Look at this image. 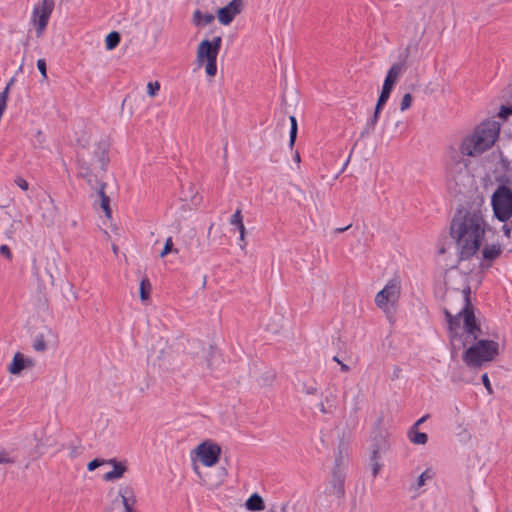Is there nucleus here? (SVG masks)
<instances>
[{"label":"nucleus","mask_w":512,"mask_h":512,"mask_svg":"<svg viewBox=\"0 0 512 512\" xmlns=\"http://www.w3.org/2000/svg\"><path fill=\"white\" fill-rule=\"evenodd\" d=\"M243 0H231L226 6L220 8L217 12L218 20L222 25H229L236 15L243 10Z\"/></svg>","instance_id":"9b49d317"},{"label":"nucleus","mask_w":512,"mask_h":512,"mask_svg":"<svg viewBox=\"0 0 512 512\" xmlns=\"http://www.w3.org/2000/svg\"><path fill=\"white\" fill-rule=\"evenodd\" d=\"M470 294V287H465L460 292L452 291L447 294L449 300L459 301V308L453 307L450 303L444 308L449 324L450 341L454 349L459 350L482 335L474 315Z\"/></svg>","instance_id":"f03ea898"},{"label":"nucleus","mask_w":512,"mask_h":512,"mask_svg":"<svg viewBox=\"0 0 512 512\" xmlns=\"http://www.w3.org/2000/svg\"><path fill=\"white\" fill-rule=\"evenodd\" d=\"M22 226V222L20 220H13L11 224V229L6 232L8 238H12V234L15 230L19 229Z\"/></svg>","instance_id":"79ce46f5"},{"label":"nucleus","mask_w":512,"mask_h":512,"mask_svg":"<svg viewBox=\"0 0 512 512\" xmlns=\"http://www.w3.org/2000/svg\"><path fill=\"white\" fill-rule=\"evenodd\" d=\"M79 175L85 179L89 184L93 181L92 171L84 164L79 167Z\"/></svg>","instance_id":"2f4dec72"},{"label":"nucleus","mask_w":512,"mask_h":512,"mask_svg":"<svg viewBox=\"0 0 512 512\" xmlns=\"http://www.w3.org/2000/svg\"><path fill=\"white\" fill-rule=\"evenodd\" d=\"M333 488H334V494H336L337 496H342L344 494V489H343L341 482L333 483Z\"/></svg>","instance_id":"09e8293b"},{"label":"nucleus","mask_w":512,"mask_h":512,"mask_svg":"<svg viewBox=\"0 0 512 512\" xmlns=\"http://www.w3.org/2000/svg\"><path fill=\"white\" fill-rule=\"evenodd\" d=\"M499 353V344L493 340H479L471 345L463 355V361L469 367H480L495 359Z\"/></svg>","instance_id":"20e7f679"},{"label":"nucleus","mask_w":512,"mask_h":512,"mask_svg":"<svg viewBox=\"0 0 512 512\" xmlns=\"http://www.w3.org/2000/svg\"><path fill=\"white\" fill-rule=\"evenodd\" d=\"M196 453L204 466L212 467L219 461L221 448L218 444L207 441L198 445Z\"/></svg>","instance_id":"1a4fd4ad"},{"label":"nucleus","mask_w":512,"mask_h":512,"mask_svg":"<svg viewBox=\"0 0 512 512\" xmlns=\"http://www.w3.org/2000/svg\"><path fill=\"white\" fill-rule=\"evenodd\" d=\"M294 161H295L296 163H298V164H299V163H300V161H301L300 154H299V152H298V151H296V152H295V154H294Z\"/></svg>","instance_id":"bf43d9fd"},{"label":"nucleus","mask_w":512,"mask_h":512,"mask_svg":"<svg viewBox=\"0 0 512 512\" xmlns=\"http://www.w3.org/2000/svg\"><path fill=\"white\" fill-rule=\"evenodd\" d=\"M107 463V460H103V459H94L92 461H90L87 465V469L89 471H93L95 470L96 468H98L99 466L103 465V464H106Z\"/></svg>","instance_id":"ea45409f"},{"label":"nucleus","mask_w":512,"mask_h":512,"mask_svg":"<svg viewBox=\"0 0 512 512\" xmlns=\"http://www.w3.org/2000/svg\"><path fill=\"white\" fill-rule=\"evenodd\" d=\"M385 104H386L385 100H382V99L378 98V101L376 103L375 109L381 111Z\"/></svg>","instance_id":"6e6d98bb"},{"label":"nucleus","mask_w":512,"mask_h":512,"mask_svg":"<svg viewBox=\"0 0 512 512\" xmlns=\"http://www.w3.org/2000/svg\"><path fill=\"white\" fill-rule=\"evenodd\" d=\"M435 477V471L433 468H426L417 478L416 483L411 486V489L417 491L423 487L427 481L432 480Z\"/></svg>","instance_id":"a211bd4d"},{"label":"nucleus","mask_w":512,"mask_h":512,"mask_svg":"<svg viewBox=\"0 0 512 512\" xmlns=\"http://www.w3.org/2000/svg\"><path fill=\"white\" fill-rule=\"evenodd\" d=\"M160 89L159 82H149L147 84V93L150 97H154Z\"/></svg>","instance_id":"c9c22d12"},{"label":"nucleus","mask_w":512,"mask_h":512,"mask_svg":"<svg viewBox=\"0 0 512 512\" xmlns=\"http://www.w3.org/2000/svg\"><path fill=\"white\" fill-rule=\"evenodd\" d=\"M500 131L497 121L487 120L480 123L473 133L465 136L459 146V152L451 149L446 164L447 177L456 185L464 184L470 178L468 161L464 156L476 157L489 150L496 142Z\"/></svg>","instance_id":"f257e3e1"},{"label":"nucleus","mask_w":512,"mask_h":512,"mask_svg":"<svg viewBox=\"0 0 512 512\" xmlns=\"http://www.w3.org/2000/svg\"><path fill=\"white\" fill-rule=\"evenodd\" d=\"M401 71H402V66L400 64H394L390 67V69L388 70V72L386 74V77H385V80H384V83L382 86L383 92H388L391 94V91H392L395 83L397 82L398 77L401 74Z\"/></svg>","instance_id":"4468645a"},{"label":"nucleus","mask_w":512,"mask_h":512,"mask_svg":"<svg viewBox=\"0 0 512 512\" xmlns=\"http://www.w3.org/2000/svg\"><path fill=\"white\" fill-rule=\"evenodd\" d=\"M31 363L32 362L30 360L24 358L23 354L17 352L8 367V371L13 375H17L26 367L27 364L31 365Z\"/></svg>","instance_id":"dca6fc26"},{"label":"nucleus","mask_w":512,"mask_h":512,"mask_svg":"<svg viewBox=\"0 0 512 512\" xmlns=\"http://www.w3.org/2000/svg\"><path fill=\"white\" fill-rule=\"evenodd\" d=\"M482 379V383L483 385L485 386L487 392L489 394H492L493 393V390H492V386H491V383H490V380H489V377H488V374L487 373H484L481 377Z\"/></svg>","instance_id":"a18cd8bd"},{"label":"nucleus","mask_w":512,"mask_h":512,"mask_svg":"<svg viewBox=\"0 0 512 512\" xmlns=\"http://www.w3.org/2000/svg\"><path fill=\"white\" fill-rule=\"evenodd\" d=\"M502 248L499 244L486 245L482 250L484 260L493 261L500 256Z\"/></svg>","instance_id":"6ab92c4d"},{"label":"nucleus","mask_w":512,"mask_h":512,"mask_svg":"<svg viewBox=\"0 0 512 512\" xmlns=\"http://www.w3.org/2000/svg\"><path fill=\"white\" fill-rule=\"evenodd\" d=\"M389 97H390V93H388V92L381 91V93L379 95V98L382 100H385L386 102L388 101Z\"/></svg>","instance_id":"13d9d810"},{"label":"nucleus","mask_w":512,"mask_h":512,"mask_svg":"<svg viewBox=\"0 0 512 512\" xmlns=\"http://www.w3.org/2000/svg\"><path fill=\"white\" fill-rule=\"evenodd\" d=\"M54 6V0H41V2L34 6L31 20L36 27V34L38 37H40L45 31L50 16L54 10Z\"/></svg>","instance_id":"423d86ee"},{"label":"nucleus","mask_w":512,"mask_h":512,"mask_svg":"<svg viewBox=\"0 0 512 512\" xmlns=\"http://www.w3.org/2000/svg\"><path fill=\"white\" fill-rule=\"evenodd\" d=\"M350 227H351V224H349V225H347V226H345V227H339V228H336V229L334 230V232H335L336 234H340V233H342V232H344V231L348 230Z\"/></svg>","instance_id":"4d7b16f0"},{"label":"nucleus","mask_w":512,"mask_h":512,"mask_svg":"<svg viewBox=\"0 0 512 512\" xmlns=\"http://www.w3.org/2000/svg\"><path fill=\"white\" fill-rule=\"evenodd\" d=\"M428 418V415H424L422 416L420 419H418L413 425L411 428H416L418 429L419 425L422 424L423 422L426 421V419Z\"/></svg>","instance_id":"5fc2aeb1"},{"label":"nucleus","mask_w":512,"mask_h":512,"mask_svg":"<svg viewBox=\"0 0 512 512\" xmlns=\"http://www.w3.org/2000/svg\"><path fill=\"white\" fill-rule=\"evenodd\" d=\"M227 476V471L225 468H220L219 471L217 472V479L216 480H211V479H208L207 480V485L210 489H215L217 487H219L225 480Z\"/></svg>","instance_id":"b1692460"},{"label":"nucleus","mask_w":512,"mask_h":512,"mask_svg":"<svg viewBox=\"0 0 512 512\" xmlns=\"http://www.w3.org/2000/svg\"><path fill=\"white\" fill-rule=\"evenodd\" d=\"M105 184L102 183L100 185V190L98 192L99 196H100V206L101 208L103 209L105 215L107 217H110L111 216V209H110V206H109V203H110V199L109 197L105 194Z\"/></svg>","instance_id":"4be33fe9"},{"label":"nucleus","mask_w":512,"mask_h":512,"mask_svg":"<svg viewBox=\"0 0 512 512\" xmlns=\"http://www.w3.org/2000/svg\"><path fill=\"white\" fill-rule=\"evenodd\" d=\"M323 401L333 411L336 409V395L335 394L329 393L328 395L325 396V399Z\"/></svg>","instance_id":"e433bc0d"},{"label":"nucleus","mask_w":512,"mask_h":512,"mask_svg":"<svg viewBox=\"0 0 512 512\" xmlns=\"http://www.w3.org/2000/svg\"><path fill=\"white\" fill-rule=\"evenodd\" d=\"M8 96H9V89L4 88V90L0 93V106L7 108Z\"/></svg>","instance_id":"c03bdc74"},{"label":"nucleus","mask_w":512,"mask_h":512,"mask_svg":"<svg viewBox=\"0 0 512 512\" xmlns=\"http://www.w3.org/2000/svg\"><path fill=\"white\" fill-rule=\"evenodd\" d=\"M150 290V281L148 280V278H143L140 282V299L142 301H146L149 299Z\"/></svg>","instance_id":"bb28decb"},{"label":"nucleus","mask_w":512,"mask_h":512,"mask_svg":"<svg viewBox=\"0 0 512 512\" xmlns=\"http://www.w3.org/2000/svg\"><path fill=\"white\" fill-rule=\"evenodd\" d=\"M120 42V35L118 32H110L105 39L106 48L108 50L114 49Z\"/></svg>","instance_id":"a878e982"},{"label":"nucleus","mask_w":512,"mask_h":512,"mask_svg":"<svg viewBox=\"0 0 512 512\" xmlns=\"http://www.w3.org/2000/svg\"><path fill=\"white\" fill-rule=\"evenodd\" d=\"M15 184L22 190L26 191L29 189V184L28 182L22 178V177H18L15 179Z\"/></svg>","instance_id":"de8ad7c7"},{"label":"nucleus","mask_w":512,"mask_h":512,"mask_svg":"<svg viewBox=\"0 0 512 512\" xmlns=\"http://www.w3.org/2000/svg\"><path fill=\"white\" fill-rule=\"evenodd\" d=\"M106 464L112 465L113 470L104 474L103 479L105 481H114L120 479L127 470L126 465L122 462H118L115 458L108 459Z\"/></svg>","instance_id":"2eb2a0df"},{"label":"nucleus","mask_w":512,"mask_h":512,"mask_svg":"<svg viewBox=\"0 0 512 512\" xmlns=\"http://www.w3.org/2000/svg\"><path fill=\"white\" fill-rule=\"evenodd\" d=\"M137 499L133 487L129 484H122L118 487L116 496L111 501V509L122 505L124 512H134Z\"/></svg>","instance_id":"6e6552de"},{"label":"nucleus","mask_w":512,"mask_h":512,"mask_svg":"<svg viewBox=\"0 0 512 512\" xmlns=\"http://www.w3.org/2000/svg\"><path fill=\"white\" fill-rule=\"evenodd\" d=\"M0 254L5 256L8 259H10L12 256L10 248L7 245L0 246Z\"/></svg>","instance_id":"8fccbe9b"},{"label":"nucleus","mask_w":512,"mask_h":512,"mask_svg":"<svg viewBox=\"0 0 512 512\" xmlns=\"http://www.w3.org/2000/svg\"><path fill=\"white\" fill-rule=\"evenodd\" d=\"M45 142V136L41 130H37L34 135L33 144L34 146H42Z\"/></svg>","instance_id":"4c0bfd02"},{"label":"nucleus","mask_w":512,"mask_h":512,"mask_svg":"<svg viewBox=\"0 0 512 512\" xmlns=\"http://www.w3.org/2000/svg\"><path fill=\"white\" fill-rule=\"evenodd\" d=\"M15 458L5 449H0V465L1 464H13Z\"/></svg>","instance_id":"7c9ffc66"},{"label":"nucleus","mask_w":512,"mask_h":512,"mask_svg":"<svg viewBox=\"0 0 512 512\" xmlns=\"http://www.w3.org/2000/svg\"><path fill=\"white\" fill-rule=\"evenodd\" d=\"M205 71L208 76L214 77L217 73V59L206 60Z\"/></svg>","instance_id":"c756f323"},{"label":"nucleus","mask_w":512,"mask_h":512,"mask_svg":"<svg viewBox=\"0 0 512 512\" xmlns=\"http://www.w3.org/2000/svg\"><path fill=\"white\" fill-rule=\"evenodd\" d=\"M39 209L41 211V218L47 226L54 224L57 217V206L54 199L50 195L44 196L39 201Z\"/></svg>","instance_id":"f8f14e48"},{"label":"nucleus","mask_w":512,"mask_h":512,"mask_svg":"<svg viewBox=\"0 0 512 512\" xmlns=\"http://www.w3.org/2000/svg\"><path fill=\"white\" fill-rule=\"evenodd\" d=\"M245 232H246L245 229L239 232V243L238 244H239L241 249H244L245 246H246Z\"/></svg>","instance_id":"3c124183"},{"label":"nucleus","mask_w":512,"mask_h":512,"mask_svg":"<svg viewBox=\"0 0 512 512\" xmlns=\"http://www.w3.org/2000/svg\"><path fill=\"white\" fill-rule=\"evenodd\" d=\"M317 408L322 414H332L334 412L324 401L319 402Z\"/></svg>","instance_id":"49530a36"},{"label":"nucleus","mask_w":512,"mask_h":512,"mask_svg":"<svg viewBox=\"0 0 512 512\" xmlns=\"http://www.w3.org/2000/svg\"><path fill=\"white\" fill-rule=\"evenodd\" d=\"M488 223L480 209L457 210L450 223V236L460 260L472 258L480 249Z\"/></svg>","instance_id":"7ed1b4c3"},{"label":"nucleus","mask_w":512,"mask_h":512,"mask_svg":"<svg viewBox=\"0 0 512 512\" xmlns=\"http://www.w3.org/2000/svg\"><path fill=\"white\" fill-rule=\"evenodd\" d=\"M214 15L211 13L203 14L200 10H195L192 17V22L195 26H205L214 20Z\"/></svg>","instance_id":"aec40b11"},{"label":"nucleus","mask_w":512,"mask_h":512,"mask_svg":"<svg viewBox=\"0 0 512 512\" xmlns=\"http://www.w3.org/2000/svg\"><path fill=\"white\" fill-rule=\"evenodd\" d=\"M108 152L109 144L106 141L98 142L93 151L92 166L94 168L98 167L102 172H105L109 163Z\"/></svg>","instance_id":"ddd939ff"},{"label":"nucleus","mask_w":512,"mask_h":512,"mask_svg":"<svg viewBox=\"0 0 512 512\" xmlns=\"http://www.w3.org/2000/svg\"><path fill=\"white\" fill-rule=\"evenodd\" d=\"M301 391L307 395H314L318 391V387L315 381L303 382Z\"/></svg>","instance_id":"c85d7f7f"},{"label":"nucleus","mask_w":512,"mask_h":512,"mask_svg":"<svg viewBox=\"0 0 512 512\" xmlns=\"http://www.w3.org/2000/svg\"><path fill=\"white\" fill-rule=\"evenodd\" d=\"M245 507L249 511H262L265 508L263 498L257 494H252L246 501Z\"/></svg>","instance_id":"f3484780"},{"label":"nucleus","mask_w":512,"mask_h":512,"mask_svg":"<svg viewBox=\"0 0 512 512\" xmlns=\"http://www.w3.org/2000/svg\"><path fill=\"white\" fill-rule=\"evenodd\" d=\"M221 42V36L214 37L212 41H209L208 39L202 40L197 47L198 62L202 63L206 60L217 59Z\"/></svg>","instance_id":"9d476101"},{"label":"nucleus","mask_w":512,"mask_h":512,"mask_svg":"<svg viewBox=\"0 0 512 512\" xmlns=\"http://www.w3.org/2000/svg\"><path fill=\"white\" fill-rule=\"evenodd\" d=\"M37 68L39 72L41 73L43 79L47 78V70H46V62L44 59H38L37 60Z\"/></svg>","instance_id":"a19ab883"},{"label":"nucleus","mask_w":512,"mask_h":512,"mask_svg":"<svg viewBox=\"0 0 512 512\" xmlns=\"http://www.w3.org/2000/svg\"><path fill=\"white\" fill-rule=\"evenodd\" d=\"M494 216L506 223L512 217V187L499 185L491 197Z\"/></svg>","instance_id":"39448f33"},{"label":"nucleus","mask_w":512,"mask_h":512,"mask_svg":"<svg viewBox=\"0 0 512 512\" xmlns=\"http://www.w3.org/2000/svg\"><path fill=\"white\" fill-rule=\"evenodd\" d=\"M230 224L235 226L236 229L240 232L245 229L243 223V215L240 209H237L234 214L231 216Z\"/></svg>","instance_id":"393cba45"},{"label":"nucleus","mask_w":512,"mask_h":512,"mask_svg":"<svg viewBox=\"0 0 512 512\" xmlns=\"http://www.w3.org/2000/svg\"><path fill=\"white\" fill-rule=\"evenodd\" d=\"M289 119H290V123H291L290 135H289V145H290V147H293L296 137H297V120H296L295 116H290Z\"/></svg>","instance_id":"cd10ccee"},{"label":"nucleus","mask_w":512,"mask_h":512,"mask_svg":"<svg viewBox=\"0 0 512 512\" xmlns=\"http://www.w3.org/2000/svg\"><path fill=\"white\" fill-rule=\"evenodd\" d=\"M33 348L35 351L42 352L46 350V342L44 340L43 335H39L35 338L33 342Z\"/></svg>","instance_id":"72a5a7b5"},{"label":"nucleus","mask_w":512,"mask_h":512,"mask_svg":"<svg viewBox=\"0 0 512 512\" xmlns=\"http://www.w3.org/2000/svg\"><path fill=\"white\" fill-rule=\"evenodd\" d=\"M401 285L398 279H391L375 297L376 305L383 311L389 309V304H394L400 296Z\"/></svg>","instance_id":"0eeeda50"},{"label":"nucleus","mask_w":512,"mask_h":512,"mask_svg":"<svg viewBox=\"0 0 512 512\" xmlns=\"http://www.w3.org/2000/svg\"><path fill=\"white\" fill-rule=\"evenodd\" d=\"M373 460H374V463L372 465V475L373 477H376L380 471V464L377 462V451H374L373 452Z\"/></svg>","instance_id":"37998d69"},{"label":"nucleus","mask_w":512,"mask_h":512,"mask_svg":"<svg viewBox=\"0 0 512 512\" xmlns=\"http://www.w3.org/2000/svg\"><path fill=\"white\" fill-rule=\"evenodd\" d=\"M333 361L337 362L340 365V369L342 372H348L350 370L349 366L344 364L337 356L333 357Z\"/></svg>","instance_id":"603ef678"},{"label":"nucleus","mask_w":512,"mask_h":512,"mask_svg":"<svg viewBox=\"0 0 512 512\" xmlns=\"http://www.w3.org/2000/svg\"><path fill=\"white\" fill-rule=\"evenodd\" d=\"M502 231L507 238L511 237L512 229L508 224L502 226Z\"/></svg>","instance_id":"864d4df0"},{"label":"nucleus","mask_w":512,"mask_h":512,"mask_svg":"<svg viewBox=\"0 0 512 512\" xmlns=\"http://www.w3.org/2000/svg\"><path fill=\"white\" fill-rule=\"evenodd\" d=\"M510 115H512V106L502 105L498 112V116L503 119H507Z\"/></svg>","instance_id":"58836bf2"},{"label":"nucleus","mask_w":512,"mask_h":512,"mask_svg":"<svg viewBox=\"0 0 512 512\" xmlns=\"http://www.w3.org/2000/svg\"><path fill=\"white\" fill-rule=\"evenodd\" d=\"M409 440L416 445H424L428 441V435L424 432H420L416 428H410L408 431Z\"/></svg>","instance_id":"412c9836"},{"label":"nucleus","mask_w":512,"mask_h":512,"mask_svg":"<svg viewBox=\"0 0 512 512\" xmlns=\"http://www.w3.org/2000/svg\"><path fill=\"white\" fill-rule=\"evenodd\" d=\"M379 114H380V110L375 109L373 116L367 120V122L363 128V131L361 132L362 136L369 135L374 131L375 126L379 119Z\"/></svg>","instance_id":"5701e85b"},{"label":"nucleus","mask_w":512,"mask_h":512,"mask_svg":"<svg viewBox=\"0 0 512 512\" xmlns=\"http://www.w3.org/2000/svg\"><path fill=\"white\" fill-rule=\"evenodd\" d=\"M171 252H175L177 253L178 250L177 249H173V241H172V238L171 237H168L165 241V245H164V248L163 250L161 251L160 253V257L163 258L165 257L167 254L171 253Z\"/></svg>","instance_id":"473e14b6"},{"label":"nucleus","mask_w":512,"mask_h":512,"mask_svg":"<svg viewBox=\"0 0 512 512\" xmlns=\"http://www.w3.org/2000/svg\"><path fill=\"white\" fill-rule=\"evenodd\" d=\"M14 81H15V78H11L5 88H8L10 90V87L13 85Z\"/></svg>","instance_id":"052dcab7"},{"label":"nucleus","mask_w":512,"mask_h":512,"mask_svg":"<svg viewBox=\"0 0 512 512\" xmlns=\"http://www.w3.org/2000/svg\"><path fill=\"white\" fill-rule=\"evenodd\" d=\"M412 99H413L412 95L410 93H406L402 97V100L400 103V110L405 111V110L409 109L411 107Z\"/></svg>","instance_id":"f704fd0d"}]
</instances>
